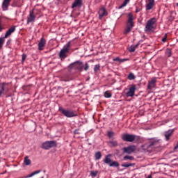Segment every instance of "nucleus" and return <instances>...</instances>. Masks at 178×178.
Listing matches in <instances>:
<instances>
[{
	"label": "nucleus",
	"mask_w": 178,
	"mask_h": 178,
	"mask_svg": "<svg viewBox=\"0 0 178 178\" xmlns=\"http://www.w3.org/2000/svg\"><path fill=\"white\" fill-rule=\"evenodd\" d=\"M158 147H159V139H152L148 144L144 145V149L147 152H152V150Z\"/></svg>",
	"instance_id": "f257e3e1"
},
{
	"label": "nucleus",
	"mask_w": 178,
	"mask_h": 178,
	"mask_svg": "<svg viewBox=\"0 0 178 178\" xmlns=\"http://www.w3.org/2000/svg\"><path fill=\"white\" fill-rule=\"evenodd\" d=\"M134 27V17L131 13H128V20L127 22V28L124 31V34H129L131 29Z\"/></svg>",
	"instance_id": "f03ea898"
},
{
	"label": "nucleus",
	"mask_w": 178,
	"mask_h": 178,
	"mask_svg": "<svg viewBox=\"0 0 178 178\" xmlns=\"http://www.w3.org/2000/svg\"><path fill=\"white\" fill-rule=\"evenodd\" d=\"M72 44L71 41L67 42V43L66 44H65L63 47V49L60 50V53H59V57L61 59H65V58H66L67 56V55H66V54H67V52H69V50L70 49V45Z\"/></svg>",
	"instance_id": "7ed1b4c3"
},
{
	"label": "nucleus",
	"mask_w": 178,
	"mask_h": 178,
	"mask_svg": "<svg viewBox=\"0 0 178 178\" xmlns=\"http://www.w3.org/2000/svg\"><path fill=\"white\" fill-rule=\"evenodd\" d=\"M59 111L61 112L63 115L65 116V118H76L77 116V112L72 110H66L62 107L59 108Z\"/></svg>",
	"instance_id": "20e7f679"
},
{
	"label": "nucleus",
	"mask_w": 178,
	"mask_h": 178,
	"mask_svg": "<svg viewBox=\"0 0 178 178\" xmlns=\"http://www.w3.org/2000/svg\"><path fill=\"white\" fill-rule=\"evenodd\" d=\"M111 156H112V154H108L105 156V159L104 160V163L108 165L110 168H119V162L112 161V159H111Z\"/></svg>",
	"instance_id": "39448f33"
},
{
	"label": "nucleus",
	"mask_w": 178,
	"mask_h": 178,
	"mask_svg": "<svg viewBox=\"0 0 178 178\" xmlns=\"http://www.w3.org/2000/svg\"><path fill=\"white\" fill-rule=\"evenodd\" d=\"M156 23V18L153 17L149 19L146 24V26L145 28V31H148L151 33L152 30H154V24Z\"/></svg>",
	"instance_id": "423d86ee"
},
{
	"label": "nucleus",
	"mask_w": 178,
	"mask_h": 178,
	"mask_svg": "<svg viewBox=\"0 0 178 178\" xmlns=\"http://www.w3.org/2000/svg\"><path fill=\"white\" fill-rule=\"evenodd\" d=\"M54 147H56V141L55 140L46 141L42 144V149H50Z\"/></svg>",
	"instance_id": "0eeeda50"
},
{
	"label": "nucleus",
	"mask_w": 178,
	"mask_h": 178,
	"mask_svg": "<svg viewBox=\"0 0 178 178\" xmlns=\"http://www.w3.org/2000/svg\"><path fill=\"white\" fill-rule=\"evenodd\" d=\"M122 139L123 141H127V143H133L136 140V135L124 134L122 136Z\"/></svg>",
	"instance_id": "6e6552de"
},
{
	"label": "nucleus",
	"mask_w": 178,
	"mask_h": 178,
	"mask_svg": "<svg viewBox=\"0 0 178 178\" xmlns=\"http://www.w3.org/2000/svg\"><path fill=\"white\" fill-rule=\"evenodd\" d=\"M136 90H137L136 85H131L129 88V91L126 93L127 97H134L136 94Z\"/></svg>",
	"instance_id": "1a4fd4ad"
},
{
	"label": "nucleus",
	"mask_w": 178,
	"mask_h": 178,
	"mask_svg": "<svg viewBox=\"0 0 178 178\" xmlns=\"http://www.w3.org/2000/svg\"><path fill=\"white\" fill-rule=\"evenodd\" d=\"M69 67L70 69H73V67H74V69H78L79 70H80V69H83V63L81 61L74 62L70 64L69 65Z\"/></svg>",
	"instance_id": "9d476101"
},
{
	"label": "nucleus",
	"mask_w": 178,
	"mask_h": 178,
	"mask_svg": "<svg viewBox=\"0 0 178 178\" xmlns=\"http://www.w3.org/2000/svg\"><path fill=\"white\" fill-rule=\"evenodd\" d=\"M123 151L125 154H133L136 151V146L129 145L128 147H124Z\"/></svg>",
	"instance_id": "9b49d317"
},
{
	"label": "nucleus",
	"mask_w": 178,
	"mask_h": 178,
	"mask_svg": "<svg viewBox=\"0 0 178 178\" xmlns=\"http://www.w3.org/2000/svg\"><path fill=\"white\" fill-rule=\"evenodd\" d=\"M15 31H16V26H14L11 28H10L6 32V34L4 35V37H3L2 38H8V37H10V35H12L13 33H15Z\"/></svg>",
	"instance_id": "f8f14e48"
},
{
	"label": "nucleus",
	"mask_w": 178,
	"mask_h": 178,
	"mask_svg": "<svg viewBox=\"0 0 178 178\" xmlns=\"http://www.w3.org/2000/svg\"><path fill=\"white\" fill-rule=\"evenodd\" d=\"M173 133H175V129H168L167 131L164 132L165 141H169L170 140V137H172Z\"/></svg>",
	"instance_id": "ddd939ff"
},
{
	"label": "nucleus",
	"mask_w": 178,
	"mask_h": 178,
	"mask_svg": "<svg viewBox=\"0 0 178 178\" xmlns=\"http://www.w3.org/2000/svg\"><path fill=\"white\" fill-rule=\"evenodd\" d=\"M35 20V15H34V10L29 13V17L27 18V23H33Z\"/></svg>",
	"instance_id": "4468645a"
},
{
	"label": "nucleus",
	"mask_w": 178,
	"mask_h": 178,
	"mask_svg": "<svg viewBox=\"0 0 178 178\" xmlns=\"http://www.w3.org/2000/svg\"><path fill=\"white\" fill-rule=\"evenodd\" d=\"M46 42H47V40H45V39L44 38H42L40 39V41L38 43L39 51H42V49H44Z\"/></svg>",
	"instance_id": "2eb2a0df"
},
{
	"label": "nucleus",
	"mask_w": 178,
	"mask_h": 178,
	"mask_svg": "<svg viewBox=\"0 0 178 178\" xmlns=\"http://www.w3.org/2000/svg\"><path fill=\"white\" fill-rule=\"evenodd\" d=\"M149 3L146 4V10H151L155 6V0H148Z\"/></svg>",
	"instance_id": "dca6fc26"
},
{
	"label": "nucleus",
	"mask_w": 178,
	"mask_h": 178,
	"mask_svg": "<svg viewBox=\"0 0 178 178\" xmlns=\"http://www.w3.org/2000/svg\"><path fill=\"white\" fill-rule=\"evenodd\" d=\"M12 0H3L2 3V9L3 10H8L9 7V3Z\"/></svg>",
	"instance_id": "f3484780"
},
{
	"label": "nucleus",
	"mask_w": 178,
	"mask_h": 178,
	"mask_svg": "<svg viewBox=\"0 0 178 178\" xmlns=\"http://www.w3.org/2000/svg\"><path fill=\"white\" fill-rule=\"evenodd\" d=\"M156 83V79H155V78L152 79L150 81H149V83L147 84L148 90H152V88H154V87H155Z\"/></svg>",
	"instance_id": "a211bd4d"
},
{
	"label": "nucleus",
	"mask_w": 178,
	"mask_h": 178,
	"mask_svg": "<svg viewBox=\"0 0 178 178\" xmlns=\"http://www.w3.org/2000/svg\"><path fill=\"white\" fill-rule=\"evenodd\" d=\"M83 5V1L81 0H75L72 3V8L74 9V8H77V6H81Z\"/></svg>",
	"instance_id": "6ab92c4d"
},
{
	"label": "nucleus",
	"mask_w": 178,
	"mask_h": 178,
	"mask_svg": "<svg viewBox=\"0 0 178 178\" xmlns=\"http://www.w3.org/2000/svg\"><path fill=\"white\" fill-rule=\"evenodd\" d=\"M99 19H102L104 16H106V10L104 8H100L99 10Z\"/></svg>",
	"instance_id": "aec40b11"
},
{
	"label": "nucleus",
	"mask_w": 178,
	"mask_h": 178,
	"mask_svg": "<svg viewBox=\"0 0 178 178\" xmlns=\"http://www.w3.org/2000/svg\"><path fill=\"white\" fill-rule=\"evenodd\" d=\"M108 145H109V147H118L119 145V143H118V140H112L108 142Z\"/></svg>",
	"instance_id": "412c9836"
},
{
	"label": "nucleus",
	"mask_w": 178,
	"mask_h": 178,
	"mask_svg": "<svg viewBox=\"0 0 178 178\" xmlns=\"http://www.w3.org/2000/svg\"><path fill=\"white\" fill-rule=\"evenodd\" d=\"M6 86V83L5 82L0 83V97H2V94H3V91H5Z\"/></svg>",
	"instance_id": "4be33fe9"
},
{
	"label": "nucleus",
	"mask_w": 178,
	"mask_h": 178,
	"mask_svg": "<svg viewBox=\"0 0 178 178\" xmlns=\"http://www.w3.org/2000/svg\"><path fill=\"white\" fill-rule=\"evenodd\" d=\"M24 162L26 166H30V165H31V160L29 159V156L24 157Z\"/></svg>",
	"instance_id": "5701e85b"
},
{
	"label": "nucleus",
	"mask_w": 178,
	"mask_h": 178,
	"mask_svg": "<svg viewBox=\"0 0 178 178\" xmlns=\"http://www.w3.org/2000/svg\"><path fill=\"white\" fill-rule=\"evenodd\" d=\"M41 170H38L37 171H34L33 172L31 173L29 175L25 177L26 178L33 177V176H35V175H38V173H41Z\"/></svg>",
	"instance_id": "b1692460"
},
{
	"label": "nucleus",
	"mask_w": 178,
	"mask_h": 178,
	"mask_svg": "<svg viewBox=\"0 0 178 178\" xmlns=\"http://www.w3.org/2000/svg\"><path fill=\"white\" fill-rule=\"evenodd\" d=\"M95 158L96 161H99L101 158H102V154H101V152H97L95 154Z\"/></svg>",
	"instance_id": "393cba45"
},
{
	"label": "nucleus",
	"mask_w": 178,
	"mask_h": 178,
	"mask_svg": "<svg viewBox=\"0 0 178 178\" xmlns=\"http://www.w3.org/2000/svg\"><path fill=\"white\" fill-rule=\"evenodd\" d=\"M138 45H140V43H138L135 45H131L129 48V52H134V51H136V48H137Z\"/></svg>",
	"instance_id": "a878e982"
},
{
	"label": "nucleus",
	"mask_w": 178,
	"mask_h": 178,
	"mask_svg": "<svg viewBox=\"0 0 178 178\" xmlns=\"http://www.w3.org/2000/svg\"><path fill=\"white\" fill-rule=\"evenodd\" d=\"M128 80H136V75L133 72H130L127 76Z\"/></svg>",
	"instance_id": "bb28decb"
},
{
	"label": "nucleus",
	"mask_w": 178,
	"mask_h": 178,
	"mask_svg": "<svg viewBox=\"0 0 178 178\" xmlns=\"http://www.w3.org/2000/svg\"><path fill=\"white\" fill-rule=\"evenodd\" d=\"M136 165L135 163H124L121 165L122 168H130V166H134Z\"/></svg>",
	"instance_id": "cd10ccee"
},
{
	"label": "nucleus",
	"mask_w": 178,
	"mask_h": 178,
	"mask_svg": "<svg viewBox=\"0 0 178 178\" xmlns=\"http://www.w3.org/2000/svg\"><path fill=\"white\" fill-rule=\"evenodd\" d=\"M165 55L168 58H170V56H172V49H167L165 51Z\"/></svg>",
	"instance_id": "c85d7f7f"
},
{
	"label": "nucleus",
	"mask_w": 178,
	"mask_h": 178,
	"mask_svg": "<svg viewBox=\"0 0 178 178\" xmlns=\"http://www.w3.org/2000/svg\"><path fill=\"white\" fill-rule=\"evenodd\" d=\"M129 2H130V0H124L123 3L119 6V9H122V8H124V6H126L127 3H129Z\"/></svg>",
	"instance_id": "c756f323"
},
{
	"label": "nucleus",
	"mask_w": 178,
	"mask_h": 178,
	"mask_svg": "<svg viewBox=\"0 0 178 178\" xmlns=\"http://www.w3.org/2000/svg\"><path fill=\"white\" fill-rule=\"evenodd\" d=\"M107 136L108 138H113L115 137V132L109 131L107 133Z\"/></svg>",
	"instance_id": "7c9ffc66"
},
{
	"label": "nucleus",
	"mask_w": 178,
	"mask_h": 178,
	"mask_svg": "<svg viewBox=\"0 0 178 178\" xmlns=\"http://www.w3.org/2000/svg\"><path fill=\"white\" fill-rule=\"evenodd\" d=\"M127 159L129 161H134V157H133V156H124V161H127Z\"/></svg>",
	"instance_id": "2f4dec72"
},
{
	"label": "nucleus",
	"mask_w": 178,
	"mask_h": 178,
	"mask_svg": "<svg viewBox=\"0 0 178 178\" xmlns=\"http://www.w3.org/2000/svg\"><path fill=\"white\" fill-rule=\"evenodd\" d=\"M104 97H105V98H111L112 97V93L108 92H105Z\"/></svg>",
	"instance_id": "473e14b6"
},
{
	"label": "nucleus",
	"mask_w": 178,
	"mask_h": 178,
	"mask_svg": "<svg viewBox=\"0 0 178 178\" xmlns=\"http://www.w3.org/2000/svg\"><path fill=\"white\" fill-rule=\"evenodd\" d=\"M3 42H5V38H0V49L2 48V45H3Z\"/></svg>",
	"instance_id": "72a5a7b5"
},
{
	"label": "nucleus",
	"mask_w": 178,
	"mask_h": 178,
	"mask_svg": "<svg viewBox=\"0 0 178 178\" xmlns=\"http://www.w3.org/2000/svg\"><path fill=\"white\" fill-rule=\"evenodd\" d=\"M100 67H101V66L99 65V64H97L94 67V72H98V70H99Z\"/></svg>",
	"instance_id": "f704fd0d"
},
{
	"label": "nucleus",
	"mask_w": 178,
	"mask_h": 178,
	"mask_svg": "<svg viewBox=\"0 0 178 178\" xmlns=\"http://www.w3.org/2000/svg\"><path fill=\"white\" fill-rule=\"evenodd\" d=\"M90 175H91V176H93L94 177H96L97 175H98V172L91 171Z\"/></svg>",
	"instance_id": "c9c22d12"
},
{
	"label": "nucleus",
	"mask_w": 178,
	"mask_h": 178,
	"mask_svg": "<svg viewBox=\"0 0 178 178\" xmlns=\"http://www.w3.org/2000/svg\"><path fill=\"white\" fill-rule=\"evenodd\" d=\"M167 38H168V35L165 34V36L162 38V42H166Z\"/></svg>",
	"instance_id": "e433bc0d"
},
{
	"label": "nucleus",
	"mask_w": 178,
	"mask_h": 178,
	"mask_svg": "<svg viewBox=\"0 0 178 178\" xmlns=\"http://www.w3.org/2000/svg\"><path fill=\"white\" fill-rule=\"evenodd\" d=\"M113 62H120V58L119 57H116L113 59Z\"/></svg>",
	"instance_id": "4c0bfd02"
},
{
	"label": "nucleus",
	"mask_w": 178,
	"mask_h": 178,
	"mask_svg": "<svg viewBox=\"0 0 178 178\" xmlns=\"http://www.w3.org/2000/svg\"><path fill=\"white\" fill-rule=\"evenodd\" d=\"M127 60V58H123V59L120 58L119 63H122V62H126Z\"/></svg>",
	"instance_id": "58836bf2"
},
{
	"label": "nucleus",
	"mask_w": 178,
	"mask_h": 178,
	"mask_svg": "<svg viewBox=\"0 0 178 178\" xmlns=\"http://www.w3.org/2000/svg\"><path fill=\"white\" fill-rule=\"evenodd\" d=\"M26 58H27V56L26 54L22 55V62H24L26 60Z\"/></svg>",
	"instance_id": "ea45409f"
},
{
	"label": "nucleus",
	"mask_w": 178,
	"mask_h": 178,
	"mask_svg": "<svg viewBox=\"0 0 178 178\" xmlns=\"http://www.w3.org/2000/svg\"><path fill=\"white\" fill-rule=\"evenodd\" d=\"M88 67H89V66H88V63H86V67H85V68H84V70H86V71H87V70H88Z\"/></svg>",
	"instance_id": "a19ab883"
},
{
	"label": "nucleus",
	"mask_w": 178,
	"mask_h": 178,
	"mask_svg": "<svg viewBox=\"0 0 178 178\" xmlns=\"http://www.w3.org/2000/svg\"><path fill=\"white\" fill-rule=\"evenodd\" d=\"M74 134H80V132H79V129H75L74 131Z\"/></svg>",
	"instance_id": "79ce46f5"
},
{
	"label": "nucleus",
	"mask_w": 178,
	"mask_h": 178,
	"mask_svg": "<svg viewBox=\"0 0 178 178\" xmlns=\"http://www.w3.org/2000/svg\"><path fill=\"white\" fill-rule=\"evenodd\" d=\"M141 8H138L136 7V13H138V12H140Z\"/></svg>",
	"instance_id": "37998d69"
},
{
	"label": "nucleus",
	"mask_w": 178,
	"mask_h": 178,
	"mask_svg": "<svg viewBox=\"0 0 178 178\" xmlns=\"http://www.w3.org/2000/svg\"><path fill=\"white\" fill-rule=\"evenodd\" d=\"M40 178H44V175H42Z\"/></svg>",
	"instance_id": "c03bdc74"
},
{
	"label": "nucleus",
	"mask_w": 178,
	"mask_h": 178,
	"mask_svg": "<svg viewBox=\"0 0 178 178\" xmlns=\"http://www.w3.org/2000/svg\"><path fill=\"white\" fill-rule=\"evenodd\" d=\"M177 6H178V3H177Z\"/></svg>",
	"instance_id": "a18cd8bd"
}]
</instances>
